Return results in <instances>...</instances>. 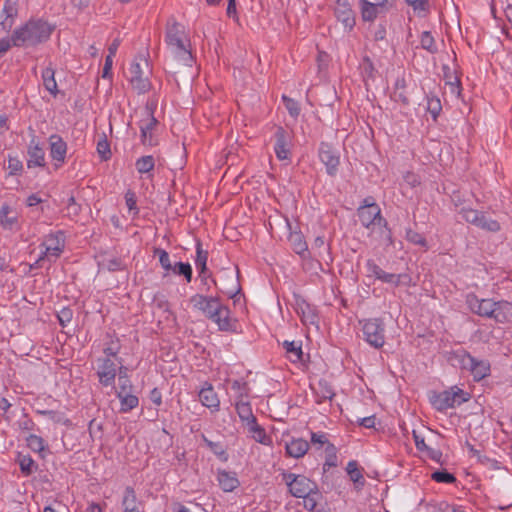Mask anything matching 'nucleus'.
Wrapping results in <instances>:
<instances>
[{
	"mask_svg": "<svg viewBox=\"0 0 512 512\" xmlns=\"http://www.w3.org/2000/svg\"><path fill=\"white\" fill-rule=\"evenodd\" d=\"M52 32V27L42 20L29 21L27 24L18 28L12 35V44L14 46H33L46 41Z\"/></svg>",
	"mask_w": 512,
	"mask_h": 512,
	"instance_id": "1",
	"label": "nucleus"
},
{
	"mask_svg": "<svg viewBox=\"0 0 512 512\" xmlns=\"http://www.w3.org/2000/svg\"><path fill=\"white\" fill-rule=\"evenodd\" d=\"M166 43L174 56L185 65H191L193 62L192 54L189 49V39L187 38L184 27L179 23H172L167 28Z\"/></svg>",
	"mask_w": 512,
	"mask_h": 512,
	"instance_id": "2",
	"label": "nucleus"
},
{
	"mask_svg": "<svg viewBox=\"0 0 512 512\" xmlns=\"http://www.w3.org/2000/svg\"><path fill=\"white\" fill-rule=\"evenodd\" d=\"M360 222L367 229L379 231L381 235L387 234L386 221L381 216L379 206L371 197L365 198L363 205L358 208Z\"/></svg>",
	"mask_w": 512,
	"mask_h": 512,
	"instance_id": "3",
	"label": "nucleus"
},
{
	"mask_svg": "<svg viewBox=\"0 0 512 512\" xmlns=\"http://www.w3.org/2000/svg\"><path fill=\"white\" fill-rule=\"evenodd\" d=\"M470 399V394L459 388L452 386L450 389L434 394L430 401L432 406L440 412L449 408H454L456 405H461Z\"/></svg>",
	"mask_w": 512,
	"mask_h": 512,
	"instance_id": "4",
	"label": "nucleus"
},
{
	"mask_svg": "<svg viewBox=\"0 0 512 512\" xmlns=\"http://www.w3.org/2000/svg\"><path fill=\"white\" fill-rule=\"evenodd\" d=\"M129 81L138 93H145L150 89L148 75L150 73L148 60L144 56H137L131 63Z\"/></svg>",
	"mask_w": 512,
	"mask_h": 512,
	"instance_id": "5",
	"label": "nucleus"
},
{
	"mask_svg": "<svg viewBox=\"0 0 512 512\" xmlns=\"http://www.w3.org/2000/svg\"><path fill=\"white\" fill-rule=\"evenodd\" d=\"M141 143L153 147L159 142V122L151 110L146 109L145 116L139 121Z\"/></svg>",
	"mask_w": 512,
	"mask_h": 512,
	"instance_id": "6",
	"label": "nucleus"
},
{
	"mask_svg": "<svg viewBox=\"0 0 512 512\" xmlns=\"http://www.w3.org/2000/svg\"><path fill=\"white\" fill-rule=\"evenodd\" d=\"M362 331L365 340L375 348H381L385 343L384 324L379 318L363 321Z\"/></svg>",
	"mask_w": 512,
	"mask_h": 512,
	"instance_id": "7",
	"label": "nucleus"
},
{
	"mask_svg": "<svg viewBox=\"0 0 512 512\" xmlns=\"http://www.w3.org/2000/svg\"><path fill=\"white\" fill-rule=\"evenodd\" d=\"M283 479L289 487V492L297 498L310 494L316 490L317 485L309 478L303 475H295L293 473H284Z\"/></svg>",
	"mask_w": 512,
	"mask_h": 512,
	"instance_id": "8",
	"label": "nucleus"
},
{
	"mask_svg": "<svg viewBox=\"0 0 512 512\" xmlns=\"http://www.w3.org/2000/svg\"><path fill=\"white\" fill-rule=\"evenodd\" d=\"M65 235L62 231L50 233L40 244L39 256H59L64 252Z\"/></svg>",
	"mask_w": 512,
	"mask_h": 512,
	"instance_id": "9",
	"label": "nucleus"
},
{
	"mask_svg": "<svg viewBox=\"0 0 512 512\" xmlns=\"http://www.w3.org/2000/svg\"><path fill=\"white\" fill-rule=\"evenodd\" d=\"M49 155L56 169L62 167L66 162L68 145L58 134H52L48 138Z\"/></svg>",
	"mask_w": 512,
	"mask_h": 512,
	"instance_id": "10",
	"label": "nucleus"
},
{
	"mask_svg": "<svg viewBox=\"0 0 512 512\" xmlns=\"http://www.w3.org/2000/svg\"><path fill=\"white\" fill-rule=\"evenodd\" d=\"M462 217L469 223H472L487 231L495 232L500 229L499 223L486 215L474 209H463Z\"/></svg>",
	"mask_w": 512,
	"mask_h": 512,
	"instance_id": "11",
	"label": "nucleus"
},
{
	"mask_svg": "<svg viewBox=\"0 0 512 512\" xmlns=\"http://www.w3.org/2000/svg\"><path fill=\"white\" fill-rule=\"evenodd\" d=\"M368 266L370 268V271L376 276V278L382 280L383 282L393 283L396 286H398L410 285L412 281L410 275L406 273H387L377 265L373 264L371 261H368Z\"/></svg>",
	"mask_w": 512,
	"mask_h": 512,
	"instance_id": "12",
	"label": "nucleus"
},
{
	"mask_svg": "<svg viewBox=\"0 0 512 512\" xmlns=\"http://www.w3.org/2000/svg\"><path fill=\"white\" fill-rule=\"evenodd\" d=\"M319 159L325 165L326 172L329 175L333 176L337 173L339 155L330 145L321 143L319 148Z\"/></svg>",
	"mask_w": 512,
	"mask_h": 512,
	"instance_id": "13",
	"label": "nucleus"
},
{
	"mask_svg": "<svg viewBox=\"0 0 512 512\" xmlns=\"http://www.w3.org/2000/svg\"><path fill=\"white\" fill-rule=\"evenodd\" d=\"M335 15L346 31H351L355 26V15L348 0H337Z\"/></svg>",
	"mask_w": 512,
	"mask_h": 512,
	"instance_id": "14",
	"label": "nucleus"
},
{
	"mask_svg": "<svg viewBox=\"0 0 512 512\" xmlns=\"http://www.w3.org/2000/svg\"><path fill=\"white\" fill-rule=\"evenodd\" d=\"M291 138L283 129L278 128L275 132L274 152L279 160H288L290 157Z\"/></svg>",
	"mask_w": 512,
	"mask_h": 512,
	"instance_id": "15",
	"label": "nucleus"
},
{
	"mask_svg": "<svg viewBox=\"0 0 512 512\" xmlns=\"http://www.w3.org/2000/svg\"><path fill=\"white\" fill-rule=\"evenodd\" d=\"M191 302L197 309L203 311V313L211 319L217 313L222 305L218 299L213 297H206L203 295H195L191 298Z\"/></svg>",
	"mask_w": 512,
	"mask_h": 512,
	"instance_id": "16",
	"label": "nucleus"
},
{
	"mask_svg": "<svg viewBox=\"0 0 512 512\" xmlns=\"http://www.w3.org/2000/svg\"><path fill=\"white\" fill-rule=\"evenodd\" d=\"M101 361L97 371L99 382L104 386L113 385L116 377V364L110 358H104Z\"/></svg>",
	"mask_w": 512,
	"mask_h": 512,
	"instance_id": "17",
	"label": "nucleus"
},
{
	"mask_svg": "<svg viewBox=\"0 0 512 512\" xmlns=\"http://www.w3.org/2000/svg\"><path fill=\"white\" fill-rule=\"evenodd\" d=\"M230 311L226 306L221 305L215 316L211 318L218 325L221 331H236L237 321L230 318Z\"/></svg>",
	"mask_w": 512,
	"mask_h": 512,
	"instance_id": "18",
	"label": "nucleus"
},
{
	"mask_svg": "<svg viewBox=\"0 0 512 512\" xmlns=\"http://www.w3.org/2000/svg\"><path fill=\"white\" fill-rule=\"evenodd\" d=\"M27 155L28 168L45 166V152L38 142L34 140L30 142Z\"/></svg>",
	"mask_w": 512,
	"mask_h": 512,
	"instance_id": "19",
	"label": "nucleus"
},
{
	"mask_svg": "<svg viewBox=\"0 0 512 512\" xmlns=\"http://www.w3.org/2000/svg\"><path fill=\"white\" fill-rule=\"evenodd\" d=\"M0 224L6 230L18 229V213L8 204L1 206Z\"/></svg>",
	"mask_w": 512,
	"mask_h": 512,
	"instance_id": "20",
	"label": "nucleus"
},
{
	"mask_svg": "<svg viewBox=\"0 0 512 512\" xmlns=\"http://www.w3.org/2000/svg\"><path fill=\"white\" fill-rule=\"evenodd\" d=\"M123 512L144 510L142 501L138 500L135 490L128 486L125 488L122 496Z\"/></svg>",
	"mask_w": 512,
	"mask_h": 512,
	"instance_id": "21",
	"label": "nucleus"
},
{
	"mask_svg": "<svg viewBox=\"0 0 512 512\" xmlns=\"http://www.w3.org/2000/svg\"><path fill=\"white\" fill-rule=\"evenodd\" d=\"M159 260L165 270H172L175 274L184 276L187 282L191 281L192 268L189 263L176 262L172 264L170 258H159Z\"/></svg>",
	"mask_w": 512,
	"mask_h": 512,
	"instance_id": "22",
	"label": "nucleus"
},
{
	"mask_svg": "<svg viewBox=\"0 0 512 512\" xmlns=\"http://www.w3.org/2000/svg\"><path fill=\"white\" fill-rule=\"evenodd\" d=\"M309 449V443L302 438H293L290 442H286V453L293 458L303 457Z\"/></svg>",
	"mask_w": 512,
	"mask_h": 512,
	"instance_id": "23",
	"label": "nucleus"
},
{
	"mask_svg": "<svg viewBox=\"0 0 512 512\" xmlns=\"http://www.w3.org/2000/svg\"><path fill=\"white\" fill-rule=\"evenodd\" d=\"M199 399L207 408L218 410L220 401L211 384L206 383V386L200 390Z\"/></svg>",
	"mask_w": 512,
	"mask_h": 512,
	"instance_id": "24",
	"label": "nucleus"
},
{
	"mask_svg": "<svg viewBox=\"0 0 512 512\" xmlns=\"http://www.w3.org/2000/svg\"><path fill=\"white\" fill-rule=\"evenodd\" d=\"M217 480L219 482V486L225 492H231L239 486V480L233 472L219 470L217 473Z\"/></svg>",
	"mask_w": 512,
	"mask_h": 512,
	"instance_id": "25",
	"label": "nucleus"
},
{
	"mask_svg": "<svg viewBox=\"0 0 512 512\" xmlns=\"http://www.w3.org/2000/svg\"><path fill=\"white\" fill-rule=\"evenodd\" d=\"M448 361L454 367L468 370L472 363V356L465 350H458L449 354Z\"/></svg>",
	"mask_w": 512,
	"mask_h": 512,
	"instance_id": "26",
	"label": "nucleus"
},
{
	"mask_svg": "<svg viewBox=\"0 0 512 512\" xmlns=\"http://www.w3.org/2000/svg\"><path fill=\"white\" fill-rule=\"evenodd\" d=\"M297 313L304 324H317L318 316L315 309L305 301L297 304Z\"/></svg>",
	"mask_w": 512,
	"mask_h": 512,
	"instance_id": "27",
	"label": "nucleus"
},
{
	"mask_svg": "<svg viewBox=\"0 0 512 512\" xmlns=\"http://www.w3.org/2000/svg\"><path fill=\"white\" fill-rule=\"evenodd\" d=\"M468 370L473 375L474 380L480 381L489 374L490 364L487 361L477 360L472 357V363L471 366L468 367Z\"/></svg>",
	"mask_w": 512,
	"mask_h": 512,
	"instance_id": "28",
	"label": "nucleus"
},
{
	"mask_svg": "<svg viewBox=\"0 0 512 512\" xmlns=\"http://www.w3.org/2000/svg\"><path fill=\"white\" fill-rule=\"evenodd\" d=\"M512 315V303L508 301L495 302L493 307L492 318L497 322L503 323L508 320L509 316Z\"/></svg>",
	"mask_w": 512,
	"mask_h": 512,
	"instance_id": "29",
	"label": "nucleus"
},
{
	"mask_svg": "<svg viewBox=\"0 0 512 512\" xmlns=\"http://www.w3.org/2000/svg\"><path fill=\"white\" fill-rule=\"evenodd\" d=\"M41 78L45 89L55 97L58 93L55 70L50 66L44 68L41 73Z\"/></svg>",
	"mask_w": 512,
	"mask_h": 512,
	"instance_id": "30",
	"label": "nucleus"
},
{
	"mask_svg": "<svg viewBox=\"0 0 512 512\" xmlns=\"http://www.w3.org/2000/svg\"><path fill=\"white\" fill-rule=\"evenodd\" d=\"M361 16L364 21H374L383 8L368 0H360Z\"/></svg>",
	"mask_w": 512,
	"mask_h": 512,
	"instance_id": "31",
	"label": "nucleus"
},
{
	"mask_svg": "<svg viewBox=\"0 0 512 512\" xmlns=\"http://www.w3.org/2000/svg\"><path fill=\"white\" fill-rule=\"evenodd\" d=\"M247 429L251 437L264 445H268L270 443V438L267 436L264 428H262L256 420L252 421L251 423H247Z\"/></svg>",
	"mask_w": 512,
	"mask_h": 512,
	"instance_id": "32",
	"label": "nucleus"
},
{
	"mask_svg": "<svg viewBox=\"0 0 512 512\" xmlns=\"http://www.w3.org/2000/svg\"><path fill=\"white\" fill-rule=\"evenodd\" d=\"M283 348L285 349L289 359L292 362H298L303 360V352L300 342L284 341Z\"/></svg>",
	"mask_w": 512,
	"mask_h": 512,
	"instance_id": "33",
	"label": "nucleus"
},
{
	"mask_svg": "<svg viewBox=\"0 0 512 512\" xmlns=\"http://www.w3.org/2000/svg\"><path fill=\"white\" fill-rule=\"evenodd\" d=\"M117 397L121 402V412H128L138 406V397L127 392L118 391Z\"/></svg>",
	"mask_w": 512,
	"mask_h": 512,
	"instance_id": "34",
	"label": "nucleus"
},
{
	"mask_svg": "<svg viewBox=\"0 0 512 512\" xmlns=\"http://www.w3.org/2000/svg\"><path fill=\"white\" fill-rule=\"evenodd\" d=\"M301 498H303V505L305 509L312 512H322V509H318V500L321 498V494L318 491V488L313 490V492H310V494L302 496Z\"/></svg>",
	"mask_w": 512,
	"mask_h": 512,
	"instance_id": "35",
	"label": "nucleus"
},
{
	"mask_svg": "<svg viewBox=\"0 0 512 512\" xmlns=\"http://www.w3.org/2000/svg\"><path fill=\"white\" fill-rule=\"evenodd\" d=\"M125 264L122 262V258H102L98 262L100 271H117L123 269Z\"/></svg>",
	"mask_w": 512,
	"mask_h": 512,
	"instance_id": "36",
	"label": "nucleus"
},
{
	"mask_svg": "<svg viewBox=\"0 0 512 512\" xmlns=\"http://www.w3.org/2000/svg\"><path fill=\"white\" fill-rule=\"evenodd\" d=\"M317 397L319 398L318 402L323 400L332 399L334 396V392L330 384L325 380H320L317 384V387L314 388Z\"/></svg>",
	"mask_w": 512,
	"mask_h": 512,
	"instance_id": "37",
	"label": "nucleus"
},
{
	"mask_svg": "<svg viewBox=\"0 0 512 512\" xmlns=\"http://www.w3.org/2000/svg\"><path fill=\"white\" fill-rule=\"evenodd\" d=\"M155 161L153 156H142L136 160L135 167L138 173L147 174L154 169Z\"/></svg>",
	"mask_w": 512,
	"mask_h": 512,
	"instance_id": "38",
	"label": "nucleus"
},
{
	"mask_svg": "<svg viewBox=\"0 0 512 512\" xmlns=\"http://www.w3.org/2000/svg\"><path fill=\"white\" fill-rule=\"evenodd\" d=\"M346 471H347L350 479L356 485H360V486L364 485L365 480H364V477H363L360 469L358 468V464L356 461H350L347 464Z\"/></svg>",
	"mask_w": 512,
	"mask_h": 512,
	"instance_id": "39",
	"label": "nucleus"
},
{
	"mask_svg": "<svg viewBox=\"0 0 512 512\" xmlns=\"http://www.w3.org/2000/svg\"><path fill=\"white\" fill-rule=\"evenodd\" d=\"M236 410L242 421L247 423H251L256 420L255 416L252 414L251 407L249 403L240 402L236 404Z\"/></svg>",
	"mask_w": 512,
	"mask_h": 512,
	"instance_id": "40",
	"label": "nucleus"
},
{
	"mask_svg": "<svg viewBox=\"0 0 512 512\" xmlns=\"http://www.w3.org/2000/svg\"><path fill=\"white\" fill-rule=\"evenodd\" d=\"M17 14V0H6L4 3L3 11L1 14V18L4 19L1 21L2 25L6 24V21L9 18L14 17Z\"/></svg>",
	"mask_w": 512,
	"mask_h": 512,
	"instance_id": "41",
	"label": "nucleus"
},
{
	"mask_svg": "<svg viewBox=\"0 0 512 512\" xmlns=\"http://www.w3.org/2000/svg\"><path fill=\"white\" fill-rule=\"evenodd\" d=\"M302 268L311 274H318L319 271H324L322 264L318 258H303Z\"/></svg>",
	"mask_w": 512,
	"mask_h": 512,
	"instance_id": "42",
	"label": "nucleus"
},
{
	"mask_svg": "<svg viewBox=\"0 0 512 512\" xmlns=\"http://www.w3.org/2000/svg\"><path fill=\"white\" fill-rule=\"evenodd\" d=\"M119 388L122 392H127L131 389L132 384L128 377V369L125 366H120L118 371Z\"/></svg>",
	"mask_w": 512,
	"mask_h": 512,
	"instance_id": "43",
	"label": "nucleus"
},
{
	"mask_svg": "<svg viewBox=\"0 0 512 512\" xmlns=\"http://www.w3.org/2000/svg\"><path fill=\"white\" fill-rule=\"evenodd\" d=\"M19 466L21 472L26 476L31 475L37 468V465L30 456L21 457L19 460Z\"/></svg>",
	"mask_w": 512,
	"mask_h": 512,
	"instance_id": "44",
	"label": "nucleus"
},
{
	"mask_svg": "<svg viewBox=\"0 0 512 512\" xmlns=\"http://www.w3.org/2000/svg\"><path fill=\"white\" fill-rule=\"evenodd\" d=\"M495 302L491 299H480V307L477 314L482 317L492 318Z\"/></svg>",
	"mask_w": 512,
	"mask_h": 512,
	"instance_id": "45",
	"label": "nucleus"
},
{
	"mask_svg": "<svg viewBox=\"0 0 512 512\" xmlns=\"http://www.w3.org/2000/svg\"><path fill=\"white\" fill-rule=\"evenodd\" d=\"M431 478L438 483L452 484L456 482V477L446 470L433 472Z\"/></svg>",
	"mask_w": 512,
	"mask_h": 512,
	"instance_id": "46",
	"label": "nucleus"
},
{
	"mask_svg": "<svg viewBox=\"0 0 512 512\" xmlns=\"http://www.w3.org/2000/svg\"><path fill=\"white\" fill-rule=\"evenodd\" d=\"M420 44H421L423 49H425V50H427L429 52H435L436 51V46H435L434 38L431 35V33L428 32V31L422 32L421 38H420Z\"/></svg>",
	"mask_w": 512,
	"mask_h": 512,
	"instance_id": "47",
	"label": "nucleus"
},
{
	"mask_svg": "<svg viewBox=\"0 0 512 512\" xmlns=\"http://www.w3.org/2000/svg\"><path fill=\"white\" fill-rule=\"evenodd\" d=\"M27 445L30 449L35 452H41L44 450V440L37 435L31 434L26 439Z\"/></svg>",
	"mask_w": 512,
	"mask_h": 512,
	"instance_id": "48",
	"label": "nucleus"
},
{
	"mask_svg": "<svg viewBox=\"0 0 512 512\" xmlns=\"http://www.w3.org/2000/svg\"><path fill=\"white\" fill-rule=\"evenodd\" d=\"M282 100L284 102L285 108L288 110L289 114L293 118H297L300 114V107L298 105V102L295 100L283 95Z\"/></svg>",
	"mask_w": 512,
	"mask_h": 512,
	"instance_id": "49",
	"label": "nucleus"
},
{
	"mask_svg": "<svg viewBox=\"0 0 512 512\" xmlns=\"http://www.w3.org/2000/svg\"><path fill=\"white\" fill-rule=\"evenodd\" d=\"M405 2L419 15L428 11V0H405Z\"/></svg>",
	"mask_w": 512,
	"mask_h": 512,
	"instance_id": "50",
	"label": "nucleus"
},
{
	"mask_svg": "<svg viewBox=\"0 0 512 512\" xmlns=\"http://www.w3.org/2000/svg\"><path fill=\"white\" fill-rule=\"evenodd\" d=\"M97 153L102 160H108L111 157L110 145L105 138L98 141Z\"/></svg>",
	"mask_w": 512,
	"mask_h": 512,
	"instance_id": "51",
	"label": "nucleus"
},
{
	"mask_svg": "<svg viewBox=\"0 0 512 512\" xmlns=\"http://www.w3.org/2000/svg\"><path fill=\"white\" fill-rule=\"evenodd\" d=\"M8 169L11 175H17L21 173L23 164L18 157L10 156L8 159Z\"/></svg>",
	"mask_w": 512,
	"mask_h": 512,
	"instance_id": "52",
	"label": "nucleus"
},
{
	"mask_svg": "<svg viewBox=\"0 0 512 512\" xmlns=\"http://www.w3.org/2000/svg\"><path fill=\"white\" fill-rule=\"evenodd\" d=\"M125 202L130 212L134 215L138 214V208L136 204V196L132 191H128L125 194Z\"/></svg>",
	"mask_w": 512,
	"mask_h": 512,
	"instance_id": "53",
	"label": "nucleus"
},
{
	"mask_svg": "<svg viewBox=\"0 0 512 512\" xmlns=\"http://www.w3.org/2000/svg\"><path fill=\"white\" fill-rule=\"evenodd\" d=\"M328 443V439L324 433H311V444L319 445V448L326 445Z\"/></svg>",
	"mask_w": 512,
	"mask_h": 512,
	"instance_id": "54",
	"label": "nucleus"
},
{
	"mask_svg": "<svg viewBox=\"0 0 512 512\" xmlns=\"http://www.w3.org/2000/svg\"><path fill=\"white\" fill-rule=\"evenodd\" d=\"M72 317H73V312L69 308H63L58 313V319L62 326H65L66 323H69L72 320Z\"/></svg>",
	"mask_w": 512,
	"mask_h": 512,
	"instance_id": "55",
	"label": "nucleus"
},
{
	"mask_svg": "<svg viewBox=\"0 0 512 512\" xmlns=\"http://www.w3.org/2000/svg\"><path fill=\"white\" fill-rule=\"evenodd\" d=\"M413 439L415 442V446L419 451L427 452L430 448L426 443L423 437H421L415 430H413Z\"/></svg>",
	"mask_w": 512,
	"mask_h": 512,
	"instance_id": "56",
	"label": "nucleus"
},
{
	"mask_svg": "<svg viewBox=\"0 0 512 512\" xmlns=\"http://www.w3.org/2000/svg\"><path fill=\"white\" fill-rule=\"evenodd\" d=\"M112 66L113 58L111 56H106L105 64L102 71V78L110 79L112 77Z\"/></svg>",
	"mask_w": 512,
	"mask_h": 512,
	"instance_id": "57",
	"label": "nucleus"
},
{
	"mask_svg": "<svg viewBox=\"0 0 512 512\" xmlns=\"http://www.w3.org/2000/svg\"><path fill=\"white\" fill-rule=\"evenodd\" d=\"M403 178H404L405 183L412 188H414L420 184L419 177L413 172H407Z\"/></svg>",
	"mask_w": 512,
	"mask_h": 512,
	"instance_id": "58",
	"label": "nucleus"
},
{
	"mask_svg": "<svg viewBox=\"0 0 512 512\" xmlns=\"http://www.w3.org/2000/svg\"><path fill=\"white\" fill-rule=\"evenodd\" d=\"M407 239L414 244H419L424 246L425 245V239L420 235L419 233L409 230L407 232Z\"/></svg>",
	"mask_w": 512,
	"mask_h": 512,
	"instance_id": "59",
	"label": "nucleus"
},
{
	"mask_svg": "<svg viewBox=\"0 0 512 512\" xmlns=\"http://www.w3.org/2000/svg\"><path fill=\"white\" fill-rule=\"evenodd\" d=\"M467 304L471 311L477 314V310H479L480 307V299L476 295L470 294L467 296Z\"/></svg>",
	"mask_w": 512,
	"mask_h": 512,
	"instance_id": "60",
	"label": "nucleus"
},
{
	"mask_svg": "<svg viewBox=\"0 0 512 512\" xmlns=\"http://www.w3.org/2000/svg\"><path fill=\"white\" fill-rule=\"evenodd\" d=\"M314 246L318 248H322V250L318 251V253H324L328 250V245L325 236H317L314 240Z\"/></svg>",
	"mask_w": 512,
	"mask_h": 512,
	"instance_id": "61",
	"label": "nucleus"
},
{
	"mask_svg": "<svg viewBox=\"0 0 512 512\" xmlns=\"http://www.w3.org/2000/svg\"><path fill=\"white\" fill-rule=\"evenodd\" d=\"M427 453V456L437 462V463H441V458H442V452L438 449H433V448H429L428 451L426 452Z\"/></svg>",
	"mask_w": 512,
	"mask_h": 512,
	"instance_id": "62",
	"label": "nucleus"
},
{
	"mask_svg": "<svg viewBox=\"0 0 512 512\" xmlns=\"http://www.w3.org/2000/svg\"><path fill=\"white\" fill-rule=\"evenodd\" d=\"M467 446H468V449H469V452H470L471 456L472 457H476L479 462L484 463L485 460H488V458L485 457V456H482L480 454V451L477 450L473 445L467 443Z\"/></svg>",
	"mask_w": 512,
	"mask_h": 512,
	"instance_id": "63",
	"label": "nucleus"
},
{
	"mask_svg": "<svg viewBox=\"0 0 512 512\" xmlns=\"http://www.w3.org/2000/svg\"><path fill=\"white\" fill-rule=\"evenodd\" d=\"M375 416L364 417L359 421V425L365 428H373L375 426Z\"/></svg>",
	"mask_w": 512,
	"mask_h": 512,
	"instance_id": "64",
	"label": "nucleus"
}]
</instances>
